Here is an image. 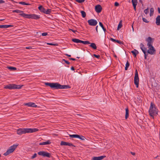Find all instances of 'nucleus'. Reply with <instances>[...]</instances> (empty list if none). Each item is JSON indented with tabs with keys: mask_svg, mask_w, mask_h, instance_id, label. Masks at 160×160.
Listing matches in <instances>:
<instances>
[{
	"mask_svg": "<svg viewBox=\"0 0 160 160\" xmlns=\"http://www.w3.org/2000/svg\"><path fill=\"white\" fill-rule=\"evenodd\" d=\"M12 12L19 13V15H20L25 18L34 19H37L39 18V16L34 14H26L23 13L22 11L18 10H13Z\"/></svg>",
	"mask_w": 160,
	"mask_h": 160,
	"instance_id": "f257e3e1",
	"label": "nucleus"
},
{
	"mask_svg": "<svg viewBox=\"0 0 160 160\" xmlns=\"http://www.w3.org/2000/svg\"><path fill=\"white\" fill-rule=\"evenodd\" d=\"M45 84L49 86L51 88L55 89H66L70 88V87L68 85H61L57 83H48L46 82Z\"/></svg>",
	"mask_w": 160,
	"mask_h": 160,
	"instance_id": "f03ea898",
	"label": "nucleus"
},
{
	"mask_svg": "<svg viewBox=\"0 0 160 160\" xmlns=\"http://www.w3.org/2000/svg\"><path fill=\"white\" fill-rule=\"evenodd\" d=\"M38 131V129L37 128H23L18 129L17 132L18 134L21 135L26 133H32Z\"/></svg>",
	"mask_w": 160,
	"mask_h": 160,
	"instance_id": "7ed1b4c3",
	"label": "nucleus"
},
{
	"mask_svg": "<svg viewBox=\"0 0 160 160\" xmlns=\"http://www.w3.org/2000/svg\"><path fill=\"white\" fill-rule=\"evenodd\" d=\"M149 115L154 118V116L158 114V109L156 108L155 104L151 102L149 110Z\"/></svg>",
	"mask_w": 160,
	"mask_h": 160,
	"instance_id": "20e7f679",
	"label": "nucleus"
},
{
	"mask_svg": "<svg viewBox=\"0 0 160 160\" xmlns=\"http://www.w3.org/2000/svg\"><path fill=\"white\" fill-rule=\"evenodd\" d=\"M18 145V144H14L12 146L10 147L7 151L3 154V155L5 156H7L9 154L13 152Z\"/></svg>",
	"mask_w": 160,
	"mask_h": 160,
	"instance_id": "39448f33",
	"label": "nucleus"
},
{
	"mask_svg": "<svg viewBox=\"0 0 160 160\" xmlns=\"http://www.w3.org/2000/svg\"><path fill=\"white\" fill-rule=\"evenodd\" d=\"M22 86V85L20 86V85H17L15 84H9L5 86L4 88L9 89H19L21 88Z\"/></svg>",
	"mask_w": 160,
	"mask_h": 160,
	"instance_id": "423d86ee",
	"label": "nucleus"
},
{
	"mask_svg": "<svg viewBox=\"0 0 160 160\" xmlns=\"http://www.w3.org/2000/svg\"><path fill=\"white\" fill-rule=\"evenodd\" d=\"M139 79L138 74V71L137 69L135 70V75L134 78V83L136 85L137 88H138L139 84Z\"/></svg>",
	"mask_w": 160,
	"mask_h": 160,
	"instance_id": "0eeeda50",
	"label": "nucleus"
},
{
	"mask_svg": "<svg viewBox=\"0 0 160 160\" xmlns=\"http://www.w3.org/2000/svg\"><path fill=\"white\" fill-rule=\"evenodd\" d=\"M72 41L73 42L76 43H82L84 44H90V42L88 41H84L77 38H73L72 39Z\"/></svg>",
	"mask_w": 160,
	"mask_h": 160,
	"instance_id": "6e6552de",
	"label": "nucleus"
},
{
	"mask_svg": "<svg viewBox=\"0 0 160 160\" xmlns=\"http://www.w3.org/2000/svg\"><path fill=\"white\" fill-rule=\"evenodd\" d=\"M148 53L151 54H153L155 53L156 50L152 46H148Z\"/></svg>",
	"mask_w": 160,
	"mask_h": 160,
	"instance_id": "1a4fd4ad",
	"label": "nucleus"
},
{
	"mask_svg": "<svg viewBox=\"0 0 160 160\" xmlns=\"http://www.w3.org/2000/svg\"><path fill=\"white\" fill-rule=\"evenodd\" d=\"M88 22L89 25L92 26H95L98 23L97 20L94 19H91L88 21Z\"/></svg>",
	"mask_w": 160,
	"mask_h": 160,
	"instance_id": "9d476101",
	"label": "nucleus"
},
{
	"mask_svg": "<svg viewBox=\"0 0 160 160\" xmlns=\"http://www.w3.org/2000/svg\"><path fill=\"white\" fill-rule=\"evenodd\" d=\"M41 12L46 14H50L51 12V9H45L41 5Z\"/></svg>",
	"mask_w": 160,
	"mask_h": 160,
	"instance_id": "9b49d317",
	"label": "nucleus"
},
{
	"mask_svg": "<svg viewBox=\"0 0 160 160\" xmlns=\"http://www.w3.org/2000/svg\"><path fill=\"white\" fill-rule=\"evenodd\" d=\"M154 39L152 38L151 37H148L146 39V41L148 42L147 46H152Z\"/></svg>",
	"mask_w": 160,
	"mask_h": 160,
	"instance_id": "f8f14e48",
	"label": "nucleus"
},
{
	"mask_svg": "<svg viewBox=\"0 0 160 160\" xmlns=\"http://www.w3.org/2000/svg\"><path fill=\"white\" fill-rule=\"evenodd\" d=\"M41 155L44 157H46L48 158H50L51 156L50 153L44 151H41Z\"/></svg>",
	"mask_w": 160,
	"mask_h": 160,
	"instance_id": "ddd939ff",
	"label": "nucleus"
},
{
	"mask_svg": "<svg viewBox=\"0 0 160 160\" xmlns=\"http://www.w3.org/2000/svg\"><path fill=\"white\" fill-rule=\"evenodd\" d=\"M95 10L97 13H100L101 12L102 8L100 5H97L95 7Z\"/></svg>",
	"mask_w": 160,
	"mask_h": 160,
	"instance_id": "4468645a",
	"label": "nucleus"
},
{
	"mask_svg": "<svg viewBox=\"0 0 160 160\" xmlns=\"http://www.w3.org/2000/svg\"><path fill=\"white\" fill-rule=\"evenodd\" d=\"M24 105L26 106H28L29 107H35L37 106L34 103L29 102L28 103H25Z\"/></svg>",
	"mask_w": 160,
	"mask_h": 160,
	"instance_id": "2eb2a0df",
	"label": "nucleus"
},
{
	"mask_svg": "<svg viewBox=\"0 0 160 160\" xmlns=\"http://www.w3.org/2000/svg\"><path fill=\"white\" fill-rule=\"evenodd\" d=\"M105 156H102L98 157H94L92 158V160H101L106 157Z\"/></svg>",
	"mask_w": 160,
	"mask_h": 160,
	"instance_id": "dca6fc26",
	"label": "nucleus"
},
{
	"mask_svg": "<svg viewBox=\"0 0 160 160\" xmlns=\"http://www.w3.org/2000/svg\"><path fill=\"white\" fill-rule=\"evenodd\" d=\"M132 2L134 9L135 11H136V7L138 3L137 0H132Z\"/></svg>",
	"mask_w": 160,
	"mask_h": 160,
	"instance_id": "f3484780",
	"label": "nucleus"
},
{
	"mask_svg": "<svg viewBox=\"0 0 160 160\" xmlns=\"http://www.w3.org/2000/svg\"><path fill=\"white\" fill-rule=\"evenodd\" d=\"M140 48L143 53H145V52H146V51L147 50V48L145 47L144 45L142 43H141L140 44Z\"/></svg>",
	"mask_w": 160,
	"mask_h": 160,
	"instance_id": "a211bd4d",
	"label": "nucleus"
},
{
	"mask_svg": "<svg viewBox=\"0 0 160 160\" xmlns=\"http://www.w3.org/2000/svg\"><path fill=\"white\" fill-rule=\"evenodd\" d=\"M156 24L157 25H160V16L158 15L156 18Z\"/></svg>",
	"mask_w": 160,
	"mask_h": 160,
	"instance_id": "6ab92c4d",
	"label": "nucleus"
},
{
	"mask_svg": "<svg viewBox=\"0 0 160 160\" xmlns=\"http://www.w3.org/2000/svg\"><path fill=\"white\" fill-rule=\"evenodd\" d=\"M51 143L50 140H48L47 141L41 142V145H45L50 144Z\"/></svg>",
	"mask_w": 160,
	"mask_h": 160,
	"instance_id": "aec40b11",
	"label": "nucleus"
},
{
	"mask_svg": "<svg viewBox=\"0 0 160 160\" xmlns=\"http://www.w3.org/2000/svg\"><path fill=\"white\" fill-rule=\"evenodd\" d=\"M131 52L133 55H134L135 57H136L137 55L139 53L135 49H134L133 51H132Z\"/></svg>",
	"mask_w": 160,
	"mask_h": 160,
	"instance_id": "412c9836",
	"label": "nucleus"
},
{
	"mask_svg": "<svg viewBox=\"0 0 160 160\" xmlns=\"http://www.w3.org/2000/svg\"><path fill=\"white\" fill-rule=\"evenodd\" d=\"M90 46L94 49H97V46L95 43H91Z\"/></svg>",
	"mask_w": 160,
	"mask_h": 160,
	"instance_id": "4be33fe9",
	"label": "nucleus"
},
{
	"mask_svg": "<svg viewBox=\"0 0 160 160\" xmlns=\"http://www.w3.org/2000/svg\"><path fill=\"white\" fill-rule=\"evenodd\" d=\"M125 111H126V114H125V118L126 119L128 118V117L129 114V110L128 108L125 109Z\"/></svg>",
	"mask_w": 160,
	"mask_h": 160,
	"instance_id": "5701e85b",
	"label": "nucleus"
},
{
	"mask_svg": "<svg viewBox=\"0 0 160 160\" xmlns=\"http://www.w3.org/2000/svg\"><path fill=\"white\" fill-rule=\"evenodd\" d=\"M122 27V21H121L119 22V23L118 25V28L117 30H119V29L121 28V27Z\"/></svg>",
	"mask_w": 160,
	"mask_h": 160,
	"instance_id": "b1692460",
	"label": "nucleus"
},
{
	"mask_svg": "<svg viewBox=\"0 0 160 160\" xmlns=\"http://www.w3.org/2000/svg\"><path fill=\"white\" fill-rule=\"evenodd\" d=\"M69 136L70 137L72 138H78V137H79V135L78 134H69Z\"/></svg>",
	"mask_w": 160,
	"mask_h": 160,
	"instance_id": "393cba45",
	"label": "nucleus"
},
{
	"mask_svg": "<svg viewBox=\"0 0 160 160\" xmlns=\"http://www.w3.org/2000/svg\"><path fill=\"white\" fill-rule=\"evenodd\" d=\"M19 3L20 4H22V5H30V4H29V3H26L25 2H19Z\"/></svg>",
	"mask_w": 160,
	"mask_h": 160,
	"instance_id": "a878e982",
	"label": "nucleus"
},
{
	"mask_svg": "<svg viewBox=\"0 0 160 160\" xmlns=\"http://www.w3.org/2000/svg\"><path fill=\"white\" fill-rule=\"evenodd\" d=\"M7 68L11 70H15L17 69V68L13 67H8Z\"/></svg>",
	"mask_w": 160,
	"mask_h": 160,
	"instance_id": "bb28decb",
	"label": "nucleus"
},
{
	"mask_svg": "<svg viewBox=\"0 0 160 160\" xmlns=\"http://www.w3.org/2000/svg\"><path fill=\"white\" fill-rule=\"evenodd\" d=\"M130 65V64L128 61H127L125 67V70H127Z\"/></svg>",
	"mask_w": 160,
	"mask_h": 160,
	"instance_id": "cd10ccee",
	"label": "nucleus"
},
{
	"mask_svg": "<svg viewBox=\"0 0 160 160\" xmlns=\"http://www.w3.org/2000/svg\"><path fill=\"white\" fill-rule=\"evenodd\" d=\"M99 24L100 26L102 27V28L104 31V32H105L106 31V29L104 27L103 25L102 24V23L101 22H99Z\"/></svg>",
	"mask_w": 160,
	"mask_h": 160,
	"instance_id": "c85d7f7f",
	"label": "nucleus"
},
{
	"mask_svg": "<svg viewBox=\"0 0 160 160\" xmlns=\"http://www.w3.org/2000/svg\"><path fill=\"white\" fill-rule=\"evenodd\" d=\"M154 13V9L153 8H151L150 9V16H152Z\"/></svg>",
	"mask_w": 160,
	"mask_h": 160,
	"instance_id": "c756f323",
	"label": "nucleus"
},
{
	"mask_svg": "<svg viewBox=\"0 0 160 160\" xmlns=\"http://www.w3.org/2000/svg\"><path fill=\"white\" fill-rule=\"evenodd\" d=\"M68 142H66L63 141H61V142L60 145H65V146H68Z\"/></svg>",
	"mask_w": 160,
	"mask_h": 160,
	"instance_id": "7c9ffc66",
	"label": "nucleus"
},
{
	"mask_svg": "<svg viewBox=\"0 0 160 160\" xmlns=\"http://www.w3.org/2000/svg\"><path fill=\"white\" fill-rule=\"evenodd\" d=\"M82 16L83 18H85L86 16V14L85 12L83 11H82L81 12Z\"/></svg>",
	"mask_w": 160,
	"mask_h": 160,
	"instance_id": "2f4dec72",
	"label": "nucleus"
},
{
	"mask_svg": "<svg viewBox=\"0 0 160 160\" xmlns=\"http://www.w3.org/2000/svg\"><path fill=\"white\" fill-rule=\"evenodd\" d=\"M78 138H79L80 139L82 140H85V138L84 136H82V135H81V136L79 135V137H78Z\"/></svg>",
	"mask_w": 160,
	"mask_h": 160,
	"instance_id": "473e14b6",
	"label": "nucleus"
},
{
	"mask_svg": "<svg viewBox=\"0 0 160 160\" xmlns=\"http://www.w3.org/2000/svg\"><path fill=\"white\" fill-rule=\"evenodd\" d=\"M142 19L143 21L145 22L148 23L149 22V21H148L147 20V19L146 18H142Z\"/></svg>",
	"mask_w": 160,
	"mask_h": 160,
	"instance_id": "72a5a7b5",
	"label": "nucleus"
},
{
	"mask_svg": "<svg viewBox=\"0 0 160 160\" xmlns=\"http://www.w3.org/2000/svg\"><path fill=\"white\" fill-rule=\"evenodd\" d=\"M37 156V154L36 153H34V154L31 157V159H33L36 157Z\"/></svg>",
	"mask_w": 160,
	"mask_h": 160,
	"instance_id": "f704fd0d",
	"label": "nucleus"
},
{
	"mask_svg": "<svg viewBox=\"0 0 160 160\" xmlns=\"http://www.w3.org/2000/svg\"><path fill=\"white\" fill-rule=\"evenodd\" d=\"M76 1L78 3H82L85 0H76Z\"/></svg>",
	"mask_w": 160,
	"mask_h": 160,
	"instance_id": "c9c22d12",
	"label": "nucleus"
},
{
	"mask_svg": "<svg viewBox=\"0 0 160 160\" xmlns=\"http://www.w3.org/2000/svg\"><path fill=\"white\" fill-rule=\"evenodd\" d=\"M47 45H53V46H57V45H58V44H53L52 43H47Z\"/></svg>",
	"mask_w": 160,
	"mask_h": 160,
	"instance_id": "e433bc0d",
	"label": "nucleus"
},
{
	"mask_svg": "<svg viewBox=\"0 0 160 160\" xmlns=\"http://www.w3.org/2000/svg\"><path fill=\"white\" fill-rule=\"evenodd\" d=\"M144 12L146 14H147L148 12V9L147 8L144 10Z\"/></svg>",
	"mask_w": 160,
	"mask_h": 160,
	"instance_id": "4c0bfd02",
	"label": "nucleus"
},
{
	"mask_svg": "<svg viewBox=\"0 0 160 160\" xmlns=\"http://www.w3.org/2000/svg\"><path fill=\"white\" fill-rule=\"evenodd\" d=\"M116 42L120 44H122L123 43L121 41L118 40H116Z\"/></svg>",
	"mask_w": 160,
	"mask_h": 160,
	"instance_id": "58836bf2",
	"label": "nucleus"
},
{
	"mask_svg": "<svg viewBox=\"0 0 160 160\" xmlns=\"http://www.w3.org/2000/svg\"><path fill=\"white\" fill-rule=\"evenodd\" d=\"M68 146H73L74 147H75V146L74 145L72 144V143H70L69 142H68Z\"/></svg>",
	"mask_w": 160,
	"mask_h": 160,
	"instance_id": "ea45409f",
	"label": "nucleus"
},
{
	"mask_svg": "<svg viewBox=\"0 0 160 160\" xmlns=\"http://www.w3.org/2000/svg\"><path fill=\"white\" fill-rule=\"evenodd\" d=\"M69 31H72L74 33H75L76 32H77V30H73V29H69Z\"/></svg>",
	"mask_w": 160,
	"mask_h": 160,
	"instance_id": "a19ab883",
	"label": "nucleus"
},
{
	"mask_svg": "<svg viewBox=\"0 0 160 160\" xmlns=\"http://www.w3.org/2000/svg\"><path fill=\"white\" fill-rule=\"evenodd\" d=\"M47 35H48V33H47V32H43V33H42V35L43 36H46Z\"/></svg>",
	"mask_w": 160,
	"mask_h": 160,
	"instance_id": "79ce46f5",
	"label": "nucleus"
},
{
	"mask_svg": "<svg viewBox=\"0 0 160 160\" xmlns=\"http://www.w3.org/2000/svg\"><path fill=\"white\" fill-rule=\"evenodd\" d=\"M114 5H115V6H117H117H119V3H118V2H115V3H114Z\"/></svg>",
	"mask_w": 160,
	"mask_h": 160,
	"instance_id": "37998d69",
	"label": "nucleus"
},
{
	"mask_svg": "<svg viewBox=\"0 0 160 160\" xmlns=\"http://www.w3.org/2000/svg\"><path fill=\"white\" fill-rule=\"evenodd\" d=\"M93 56L96 58H98L100 57V56L99 55H97L95 54H94Z\"/></svg>",
	"mask_w": 160,
	"mask_h": 160,
	"instance_id": "c03bdc74",
	"label": "nucleus"
},
{
	"mask_svg": "<svg viewBox=\"0 0 160 160\" xmlns=\"http://www.w3.org/2000/svg\"><path fill=\"white\" fill-rule=\"evenodd\" d=\"M0 28H5V25H0Z\"/></svg>",
	"mask_w": 160,
	"mask_h": 160,
	"instance_id": "a18cd8bd",
	"label": "nucleus"
},
{
	"mask_svg": "<svg viewBox=\"0 0 160 160\" xmlns=\"http://www.w3.org/2000/svg\"><path fill=\"white\" fill-rule=\"evenodd\" d=\"M110 40L112 41L113 42H116V40L115 39H113V38H111L110 39Z\"/></svg>",
	"mask_w": 160,
	"mask_h": 160,
	"instance_id": "49530a36",
	"label": "nucleus"
},
{
	"mask_svg": "<svg viewBox=\"0 0 160 160\" xmlns=\"http://www.w3.org/2000/svg\"><path fill=\"white\" fill-rule=\"evenodd\" d=\"M5 28H8L12 26L11 25H5Z\"/></svg>",
	"mask_w": 160,
	"mask_h": 160,
	"instance_id": "de8ad7c7",
	"label": "nucleus"
},
{
	"mask_svg": "<svg viewBox=\"0 0 160 160\" xmlns=\"http://www.w3.org/2000/svg\"><path fill=\"white\" fill-rule=\"evenodd\" d=\"M63 60L66 63H67V64H70L69 62L68 61H67V60H64V59H63Z\"/></svg>",
	"mask_w": 160,
	"mask_h": 160,
	"instance_id": "09e8293b",
	"label": "nucleus"
},
{
	"mask_svg": "<svg viewBox=\"0 0 160 160\" xmlns=\"http://www.w3.org/2000/svg\"><path fill=\"white\" fill-rule=\"evenodd\" d=\"M5 2V1L3 0H0V4L3 3Z\"/></svg>",
	"mask_w": 160,
	"mask_h": 160,
	"instance_id": "8fccbe9b",
	"label": "nucleus"
},
{
	"mask_svg": "<svg viewBox=\"0 0 160 160\" xmlns=\"http://www.w3.org/2000/svg\"><path fill=\"white\" fill-rule=\"evenodd\" d=\"M146 52H145V53H144V58L145 59H147V55H146Z\"/></svg>",
	"mask_w": 160,
	"mask_h": 160,
	"instance_id": "3c124183",
	"label": "nucleus"
},
{
	"mask_svg": "<svg viewBox=\"0 0 160 160\" xmlns=\"http://www.w3.org/2000/svg\"><path fill=\"white\" fill-rule=\"evenodd\" d=\"M69 59L70 60H73V61H75L76 60V59L75 58H69Z\"/></svg>",
	"mask_w": 160,
	"mask_h": 160,
	"instance_id": "603ef678",
	"label": "nucleus"
},
{
	"mask_svg": "<svg viewBox=\"0 0 160 160\" xmlns=\"http://www.w3.org/2000/svg\"><path fill=\"white\" fill-rule=\"evenodd\" d=\"M130 153L133 156L135 155V153L134 152H131Z\"/></svg>",
	"mask_w": 160,
	"mask_h": 160,
	"instance_id": "864d4df0",
	"label": "nucleus"
},
{
	"mask_svg": "<svg viewBox=\"0 0 160 160\" xmlns=\"http://www.w3.org/2000/svg\"><path fill=\"white\" fill-rule=\"evenodd\" d=\"M26 48L27 49H30L32 48H31V47L30 46V47H26Z\"/></svg>",
	"mask_w": 160,
	"mask_h": 160,
	"instance_id": "5fc2aeb1",
	"label": "nucleus"
},
{
	"mask_svg": "<svg viewBox=\"0 0 160 160\" xmlns=\"http://www.w3.org/2000/svg\"><path fill=\"white\" fill-rule=\"evenodd\" d=\"M65 55L66 56H68V57H71V55H68L67 54H65Z\"/></svg>",
	"mask_w": 160,
	"mask_h": 160,
	"instance_id": "6e6d98bb",
	"label": "nucleus"
},
{
	"mask_svg": "<svg viewBox=\"0 0 160 160\" xmlns=\"http://www.w3.org/2000/svg\"><path fill=\"white\" fill-rule=\"evenodd\" d=\"M158 13H160V8H158Z\"/></svg>",
	"mask_w": 160,
	"mask_h": 160,
	"instance_id": "4d7b16f0",
	"label": "nucleus"
},
{
	"mask_svg": "<svg viewBox=\"0 0 160 160\" xmlns=\"http://www.w3.org/2000/svg\"><path fill=\"white\" fill-rule=\"evenodd\" d=\"M98 26H97L96 27V32H97L98 33Z\"/></svg>",
	"mask_w": 160,
	"mask_h": 160,
	"instance_id": "13d9d810",
	"label": "nucleus"
},
{
	"mask_svg": "<svg viewBox=\"0 0 160 160\" xmlns=\"http://www.w3.org/2000/svg\"><path fill=\"white\" fill-rule=\"evenodd\" d=\"M71 69L72 70H74V68L73 67H72L71 68Z\"/></svg>",
	"mask_w": 160,
	"mask_h": 160,
	"instance_id": "bf43d9fd",
	"label": "nucleus"
},
{
	"mask_svg": "<svg viewBox=\"0 0 160 160\" xmlns=\"http://www.w3.org/2000/svg\"><path fill=\"white\" fill-rule=\"evenodd\" d=\"M38 9L39 10H40V5H39L38 7Z\"/></svg>",
	"mask_w": 160,
	"mask_h": 160,
	"instance_id": "052dcab7",
	"label": "nucleus"
},
{
	"mask_svg": "<svg viewBox=\"0 0 160 160\" xmlns=\"http://www.w3.org/2000/svg\"><path fill=\"white\" fill-rule=\"evenodd\" d=\"M38 155H40V152H38Z\"/></svg>",
	"mask_w": 160,
	"mask_h": 160,
	"instance_id": "680f3d73",
	"label": "nucleus"
},
{
	"mask_svg": "<svg viewBox=\"0 0 160 160\" xmlns=\"http://www.w3.org/2000/svg\"><path fill=\"white\" fill-rule=\"evenodd\" d=\"M114 57H115V58H117V56H116V55H114Z\"/></svg>",
	"mask_w": 160,
	"mask_h": 160,
	"instance_id": "e2e57ef3",
	"label": "nucleus"
},
{
	"mask_svg": "<svg viewBox=\"0 0 160 160\" xmlns=\"http://www.w3.org/2000/svg\"><path fill=\"white\" fill-rule=\"evenodd\" d=\"M4 19H0V21H2Z\"/></svg>",
	"mask_w": 160,
	"mask_h": 160,
	"instance_id": "0e129e2a",
	"label": "nucleus"
},
{
	"mask_svg": "<svg viewBox=\"0 0 160 160\" xmlns=\"http://www.w3.org/2000/svg\"><path fill=\"white\" fill-rule=\"evenodd\" d=\"M139 2H142V0H139Z\"/></svg>",
	"mask_w": 160,
	"mask_h": 160,
	"instance_id": "69168bd1",
	"label": "nucleus"
},
{
	"mask_svg": "<svg viewBox=\"0 0 160 160\" xmlns=\"http://www.w3.org/2000/svg\"><path fill=\"white\" fill-rule=\"evenodd\" d=\"M158 156H157L155 158H157L158 157Z\"/></svg>",
	"mask_w": 160,
	"mask_h": 160,
	"instance_id": "338daca9",
	"label": "nucleus"
},
{
	"mask_svg": "<svg viewBox=\"0 0 160 160\" xmlns=\"http://www.w3.org/2000/svg\"><path fill=\"white\" fill-rule=\"evenodd\" d=\"M77 115H79V116H80V114H78Z\"/></svg>",
	"mask_w": 160,
	"mask_h": 160,
	"instance_id": "774afa93",
	"label": "nucleus"
}]
</instances>
